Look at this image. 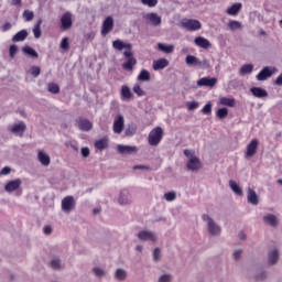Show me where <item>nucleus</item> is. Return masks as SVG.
I'll use <instances>...</instances> for the list:
<instances>
[{
  "label": "nucleus",
  "instance_id": "38",
  "mask_svg": "<svg viewBox=\"0 0 282 282\" xmlns=\"http://www.w3.org/2000/svg\"><path fill=\"white\" fill-rule=\"evenodd\" d=\"M220 105L225 107H235V98L221 97Z\"/></svg>",
  "mask_w": 282,
  "mask_h": 282
},
{
  "label": "nucleus",
  "instance_id": "53",
  "mask_svg": "<svg viewBox=\"0 0 282 282\" xmlns=\"http://www.w3.org/2000/svg\"><path fill=\"white\" fill-rule=\"evenodd\" d=\"M265 279H268V271H260L256 274L257 281H265Z\"/></svg>",
  "mask_w": 282,
  "mask_h": 282
},
{
  "label": "nucleus",
  "instance_id": "34",
  "mask_svg": "<svg viewBox=\"0 0 282 282\" xmlns=\"http://www.w3.org/2000/svg\"><path fill=\"white\" fill-rule=\"evenodd\" d=\"M133 93H131V88L129 86L121 87V98L122 100H131Z\"/></svg>",
  "mask_w": 282,
  "mask_h": 282
},
{
  "label": "nucleus",
  "instance_id": "61",
  "mask_svg": "<svg viewBox=\"0 0 282 282\" xmlns=\"http://www.w3.org/2000/svg\"><path fill=\"white\" fill-rule=\"evenodd\" d=\"M171 281H172L171 274H163L159 278V282H171Z\"/></svg>",
  "mask_w": 282,
  "mask_h": 282
},
{
  "label": "nucleus",
  "instance_id": "57",
  "mask_svg": "<svg viewBox=\"0 0 282 282\" xmlns=\"http://www.w3.org/2000/svg\"><path fill=\"white\" fill-rule=\"evenodd\" d=\"M132 90L137 94V96H145V93L142 90V87H140V85L138 84L133 86Z\"/></svg>",
  "mask_w": 282,
  "mask_h": 282
},
{
  "label": "nucleus",
  "instance_id": "62",
  "mask_svg": "<svg viewBox=\"0 0 282 282\" xmlns=\"http://www.w3.org/2000/svg\"><path fill=\"white\" fill-rule=\"evenodd\" d=\"M10 173H12V167H10V166H4V167L0 171V176H1V175H10Z\"/></svg>",
  "mask_w": 282,
  "mask_h": 282
},
{
  "label": "nucleus",
  "instance_id": "52",
  "mask_svg": "<svg viewBox=\"0 0 282 282\" xmlns=\"http://www.w3.org/2000/svg\"><path fill=\"white\" fill-rule=\"evenodd\" d=\"M200 111L206 116L210 115L213 112V104L207 102Z\"/></svg>",
  "mask_w": 282,
  "mask_h": 282
},
{
  "label": "nucleus",
  "instance_id": "55",
  "mask_svg": "<svg viewBox=\"0 0 282 282\" xmlns=\"http://www.w3.org/2000/svg\"><path fill=\"white\" fill-rule=\"evenodd\" d=\"M162 259V250L160 248H155L153 251V261L158 262Z\"/></svg>",
  "mask_w": 282,
  "mask_h": 282
},
{
  "label": "nucleus",
  "instance_id": "29",
  "mask_svg": "<svg viewBox=\"0 0 282 282\" xmlns=\"http://www.w3.org/2000/svg\"><path fill=\"white\" fill-rule=\"evenodd\" d=\"M109 147V139L102 138L95 142V149L98 151H105V149H108Z\"/></svg>",
  "mask_w": 282,
  "mask_h": 282
},
{
  "label": "nucleus",
  "instance_id": "8",
  "mask_svg": "<svg viewBox=\"0 0 282 282\" xmlns=\"http://www.w3.org/2000/svg\"><path fill=\"white\" fill-rule=\"evenodd\" d=\"M111 30H113V18L108 15L102 22L101 36H107Z\"/></svg>",
  "mask_w": 282,
  "mask_h": 282
},
{
  "label": "nucleus",
  "instance_id": "42",
  "mask_svg": "<svg viewBox=\"0 0 282 282\" xmlns=\"http://www.w3.org/2000/svg\"><path fill=\"white\" fill-rule=\"evenodd\" d=\"M164 199L166 202H175L177 199V194L175 192H167L164 194Z\"/></svg>",
  "mask_w": 282,
  "mask_h": 282
},
{
  "label": "nucleus",
  "instance_id": "21",
  "mask_svg": "<svg viewBox=\"0 0 282 282\" xmlns=\"http://www.w3.org/2000/svg\"><path fill=\"white\" fill-rule=\"evenodd\" d=\"M247 200L249 204H252V206L259 205V196L257 195V192L254 189L249 188L247 192Z\"/></svg>",
  "mask_w": 282,
  "mask_h": 282
},
{
  "label": "nucleus",
  "instance_id": "6",
  "mask_svg": "<svg viewBox=\"0 0 282 282\" xmlns=\"http://www.w3.org/2000/svg\"><path fill=\"white\" fill-rule=\"evenodd\" d=\"M113 133L120 134L124 131V116L118 115L112 126Z\"/></svg>",
  "mask_w": 282,
  "mask_h": 282
},
{
  "label": "nucleus",
  "instance_id": "9",
  "mask_svg": "<svg viewBox=\"0 0 282 282\" xmlns=\"http://www.w3.org/2000/svg\"><path fill=\"white\" fill-rule=\"evenodd\" d=\"M117 151L120 155H133V153H138V147L135 145H117Z\"/></svg>",
  "mask_w": 282,
  "mask_h": 282
},
{
  "label": "nucleus",
  "instance_id": "25",
  "mask_svg": "<svg viewBox=\"0 0 282 282\" xmlns=\"http://www.w3.org/2000/svg\"><path fill=\"white\" fill-rule=\"evenodd\" d=\"M158 50H160V52H163L164 54H173V52H175V45L159 43Z\"/></svg>",
  "mask_w": 282,
  "mask_h": 282
},
{
  "label": "nucleus",
  "instance_id": "59",
  "mask_svg": "<svg viewBox=\"0 0 282 282\" xmlns=\"http://www.w3.org/2000/svg\"><path fill=\"white\" fill-rule=\"evenodd\" d=\"M242 254H243V250L238 249V250L234 251L232 257H234L235 261H239L241 259Z\"/></svg>",
  "mask_w": 282,
  "mask_h": 282
},
{
  "label": "nucleus",
  "instance_id": "12",
  "mask_svg": "<svg viewBox=\"0 0 282 282\" xmlns=\"http://www.w3.org/2000/svg\"><path fill=\"white\" fill-rule=\"evenodd\" d=\"M217 85V77H203L197 80L198 87H215Z\"/></svg>",
  "mask_w": 282,
  "mask_h": 282
},
{
  "label": "nucleus",
  "instance_id": "33",
  "mask_svg": "<svg viewBox=\"0 0 282 282\" xmlns=\"http://www.w3.org/2000/svg\"><path fill=\"white\" fill-rule=\"evenodd\" d=\"M252 72H254V65H252V64H245L239 69L240 76H246L247 74H252Z\"/></svg>",
  "mask_w": 282,
  "mask_h": 282
},
{
  "label": "nucleus",
  "instance_id": "44",
  "mask_svg": "<svg viewBox=\"0 0 282 282\" xmlns=\"http://www.w3.org/2000/svg\"><path fill=\"white\" fill-rule=\"evenodd\" d=\"M216 116L220 118V120H224V118L228 116V108H219L216 112Z\"/></svg>",
  "mask_w": 282,
  "mask_h": 282
},
{
  "label": "nucleus",
  "instance_id": "58",
  "mask_svg": "<svg viewBox=\"0 0 282 282\" xmlns=\"http://www.w3.org/2000/svg\"><path fill=\"white\" fill-rule=\"evenodd\" d=\"M61 48L65 51L69 50V39L67 37L62 39Z\"/></svg>",
  "mask_w": 282,
  "mask_h": 282
},
{
  "label": "nucleus",
  "instance_id": "27",
  "mask_svg": "<svg viewBox=\"0 0 282 282\" xmlns=\"http://www.w3.org/2000/svg\"><path fill=\"white\" fill-rule=\"evenodd\" d=\"M37 159H39V162L42 164V166H50V162H52V160L50 159V155H47V153L43 151H39Z\"/></svg>",
  "mask_w": 282,
  "mask_h": 282
},
{
  "label": "nucleus",
  "instance_id": "56",
  "mask_svg": "<svg viewBox=\"0 0 282 282\" xmlns=\"http://www.w3.org/2000/svg\"><path fill=\"white\" fill-rule=\"evenodd\" d=\"M143 6H148V8H155L158 6V0H141Z\"/></svg>",
  "mask_w": 282,
  "mask_h": 282
},
{
  "label": "nucleus",
  "instance_id": "13",
  "mask_svg": "<svg viewBox=\"0 0 282 282\" xmlns=\"http://www.w3.org/2000/svg\"><path fill=\"white\" fill-rule=\"evenodd\" d=\"M21 184H22L21 178L10 181L6 184L4 191L6 193H14V191H19V188H21Z\"/></svg>",
  "mask_w": 282,
  "mask_h": 282
},
{
  "label": "nucleus",
  "instance_id": "45",
  "mask_svg": "<svg viewBox=\"0 0 282 282\" xmlns=\"http://www.w3.org/2000/svg\"><path fill=\"white\" fill-rule=\"evenodd\" d=\"M23 18H24V21L30 22L34 19V12L30 10H24Z\"/></svg>",
  "mask_w": 282,
  "mask_h": 282
},
{
  "label": "nucleus",
  "instance_id": "11",
  "mask_svg": "<svg viewBox=\"0 0 282 282\" xmlns=\"http://www.w3.org/2000/svg\"><path fill=\"white\" fill-rule=\"evenodd\" d=\"M257 149H259V140L252 139L247 145L245 158H253V155H257Z\"/></svg>",
  "mask_w": 282,
  "mask_h": 282
},
{
  "label": "nucleus",
  "instance_id": "28",
  "mask_svg": "<svg viewBox=\"0 0 282 282\" xmlns=\"http://www.w3.org/2000/svg\"><path fill=\"white\" fill-rule=\"evenodd\" d=\"M242 4L237 2L234 3L231 7H229L226 12L227 14H229L230 17H237V14H239V12L241 11Z\"/></svg>",
  "mask_w": 282,
  "mask_h": 282
},
{
  "label": "nucleus",
  "instance_id": "50",
  "mask_svg": "<svg viewBox=\"0 0 282 282\" xmlns=\"http://www.w3.org/2000/svg\"><path fill=\"white\" fill-rule=\"evenodd\" d=\"M51 268H53V270H61L63 268V265L61 264V260L59 259H53L51 261Z\"/></svg>",
  "mask_w": 282,
  "mask_h": 282
},
{
  "label": "nucleus",
  "instance_id": "3",
  "mask_svg": "<svg viewBox=\"0 0 282 282\" xmlns=\"http://www.w3.org/2000/svg\"><path fill=\"white\" fill-rule=\"evenodd\" d=\"M181 28L188 32H197V30H202V22L199 20L184 19L181 22Z\"/></svg>",
  "mask_w": 282,
  "mask_h": 282
},
{
  "label": "nucleus",
  "instance_id": "26",
  "mask_svg": "<svg viewBox=\"0 0 282 282\" xmlns=\"http://www.w3.org/2000/svg\"><path fill=\"white\" fill-rule=\"evenodd\" d=\"M152 67H153L154 72L164 69V67H169V61L166 58H161V59L154 61Z\"/></svg>",
  "mask_w": 282,
  "mask_h": 282
},
{
  "label": "nucleus",
  "instance_id": "10",
  "mask_svg": "<svg viewBox=\"0 0 282 282\" xmlns=\"http://www.w3.org/2000/svg\"><path fill=\"white\" fill-rule=\"evenodd\" d=\"M140 241H158V236L153 231L142 230L137 235Z\"/></svg>",
  "mask_w": 282,
  "mask_h": 282
},
{
  "label": "nucleus",
  "instance_id": "19",
  "mask_svg": "<svg viewBox=\"0 0 282 282\" xmlns=\"http://www.w3.org/2000/svg\"><path fill=\"white\" fill-rule=\"evenodd\" d=\"M77 127L80 129V131H91L94 124L88 119L79 118L77 121Z\"/></svg>",
  "mask_w": 282,
  "mask_h": 282
},
{
  "label": "nucleus",
  "instance_id": "47",
  "mask_svg": "<svg viewBox=\"0 0 282 282\" xmlns=\"http://www.w3.org/2000/svg\"><path fill=\"white\" fill-rule=\"evenodd\" d=\"M229 29L232 31L241 29V22H239L237 20H231L229 22Z\"/></svg>",
  "mask_w": 282,
  "mask_h": 282
},
{
  "label": "nucleus",
  "instance_id": "46",
  "mask_svg": "<svg viewBox=\"0 0 282 282\" xmlns=\"http://www.w3.org/2000/svg\"><path fill=\"white\" fill-rule=\"evenodd\" d=\"M198 67H200V69H210V61H208V59L199 61L198 59Z\"/></svg>",
  "mask_w": 282,
  "mask_h": 282
},
{
  "label": "nucleus",
  "instance_id": "32",
  "mask_svg": "<svg viewBox=\"0 0 282 282\" xmlns=\"http://www.w3.org/2000/svg\"><path fill=\"white\" fill-rule=\"evenodd\" d=\"M138 64V59L135 57L128 58L127 62L122 64V69H127V72L133 70V66Z\"/></svg>",
  "mask_w": 282,
  "mask_h": 282
},
{
  "label": "nucleus",
  "instance_id": "2",
  "mask_svg": "<svg viewBox=\"0 0 282 282\" xmlns=\"http://www.w3.org/2000/svg\"><path fill=\"white\" fill-rule=\"evenodd\" d=\"M162 138H164V130L161 127H156L150 131L148 142L150 147H158L162 142Z\"/></svg>",
  "mask_w": 282,
  "mask_h": 282
},
{
  "label": "nucleus",
  "instance_id": "14",
  "mask_svg": "<svg viewBox=\"0 0 282 282\" xmlns=\"http://www.w3.org/2000/svg\"><path fill=\"white\" fill-rule=\"evenodd\" d=\"M26 129H28V126L25 124V122L20 121L19 123L13 124L10 131L11 133H14V135H20V138H22Z\"/></svg>",
  "mask_w": 282,
  "mask_h": 282
},
{
  "label": "nucleus",
  "instance_id": "20",
  "mask_svg": "<svg viewBox=\"0 0 282 282\" xmlns=\"http://www.w3.org/2000/svg\"><path fill=\"white\" fill-rule=\"evenodd\" d=\"M62 30H69L72 28V13L66 12L61 18Z\"/></svg>",
  "mask_w": 282,
  "mask_h": 282
},
{
  "label": "nucleus",
  "instance_id": "17",
  "mask_svg": "<svg viewBox=\"0 0 282 282\" xmlns=\"http://www.w3.org/2000/svg\"><path fill=\"white\" fill-rule=\"evenodd\" d=\"M186 167L187 171H199V169H202V161L199 160V158H193V159H188L187 163H186Z\"/></svg>",
  "mask_w": 282,
  "mask_h": 282
},
{
  "label": "nucleus",
  "instance_id": "49",
  "mask_svg": "<svg viewBox=\"0 0 282 282\" xmlns=\"http://www.w3.org/2000/svg\"><path fill=\"white\" fill-rule=\"evenodd\" d=\"M186 107L188 111H195V109L199 108V104L197 101H187Z\"/></svg>",
  "mask_w": 282,
  "mask_h": 282
},
{
  "label": "nucleus",
  "instance_id": "35",
  "mask_svg": "<svg viewBox=\"0 0 282 282\" xmlns=\"http://www.w3.org/2000/svg\"><path fill=\"white\" fill-rule=\"evenodd\" d=\"M138 80H141V83H149V80H151V73L147 69H142L138 75Z\"/></svg>",
  "mask_w": 282,
  "mask_h": 282
},
{
  "label": "nucleus",
  "instance_id": "40",
  "mask_svg": "<svg viewBox=\"0 0 282 282\" xmlns=\"http://www.w3.org/2000/svg\"><path fill=\"white\" fill-rule=\"evenodd\" d=\"M47 89L51 94H61V87L57 84L50 83Z\"/></svg>",
  "mask_w": 282,
  "mask_h": 282
},
{
  "label": "nucleus",
  "instance_id": "48",
  "mask_svg": "<svg viewBox=\"0 0 282 282\" xmlns=\"http://www.w3.org/2000/svg\"><path fill=\"white\" fill-rule=\"evenodd\" d=\"M19 52V46L17 44H13L9 47V56L10 58H14L17 56V53Z\"/></svg>",
  "mask_w": 282,
  "mask_h": 282
},
{
  "label": "nucleus",
  "instance_id": "22",
  "mask_svg": "<svg viewBox=\"0 0 282 282\" xmlns=\"http://www.w3.org/2000/svg\"><path fill=\"white\" fill-rule=\"evenodd\" d=\"M194 43L197 45V47H202L203 50H208L212 46L210 41L202 36L195 37Z\"/></svg>",
  "mask_w": 282,
  "mask_h": 282
},
{
  "label": "nucleus",
  "instance_id": "4",
  "mask_svg": "<svg viewBox=\"0 0 282 282\" xmlns=\"http://www.w3.org/2000/svg\"><path fill=\"white\" fill-rule=\"evenodd\" d=\"M281 260V252L279 249L274 248L269 250L268 256H267V265L269 268H274Z\"/></svg>",
  "mask_w": 282,
  "mask_h": 282
},
{
  "label": "nucleus",
  "instance_id": "36",
  "mask_svg": "<svg viewBox=\"0 0 282 282\" xmlns=\"http://www.w3.org/2000/svg\"><path fill=\"white\" fill-rule=\"evenodd\" d=\"M115 279H116V281H126L127 280V270L117 269L115 271Z\"/></svg>",
  "mask_w": 282,
  "mask_h": 282
},
{
  "label": "nucleus",
  "instance_id": "64",
  "mask_svg": "<svg viewBox=\"0 0 282 282\" xmlns=\"http://www.w3.org/2000/svg\"><path fill=\"white\" fill-rule=\"evenodd\" d=\"M89 148L85 147V148H82V155L83 158H89Z\"/></svg>",
  "mask_w": 282,
  "mask_h": 282
},
{
  "label": "nucleus",
  "instance_id": "31",
  "mask_svg": "<svg viewBox=\"0 0 282 282\" xmlns=\"http://www.w3.org/2000/svg\"><path fill=\"white\" fill-rule=\"evenodd\" d=\"M22 52L25 56H30V58H39V53L32 46H23Z\"/></svg>",
  "mask_w": 282,
  "mask_h": 282
},
{
  "label": "nucleus",
  "instance_id": "60",
  "mask_svg": "<svg viewBox=\"0 0 282 282\" xmlns=\"http://www.w3.org/2000/svg\"><path fill=\"white\" fill-rule=\"evenodd\" d=\"M184 156L188 158V160H193V158H197L195 156V151L193 150H184Z\"/></svg>",
  "mask_w": 282,
  "mask_h": 282
},
{
  "label": "nucleus",
  "instance_id": "37",
  "mask_svg": "<svg viewBox=\"0 0 282 282\" xmlns=\"http://www.w3.org/2000/svg\"><path fill=\"white\" fill-rule=\"evenodd\" d=\"M185 63H186V65L197 67L199 65V58H197L193 55H187L185 58Z\"/></svg>",
  "mask_w": 282,
  "mask_h": 282
},
{
  "label": "nucleus",
  "instance_id": "51",
  "mask_svg": "<svg viewBox=\"0 0 282 282\" xmlns=\"http://www.w3.org/2000/svg\"><path fill=\"white\" fill-rule=\"evenodd\" d=\"M30 72L33 78H39V76L41 75V67L32 66Z\"/></svg>",
  "mask_w": 282,
  "mask_h": 282
},
{
  "label": "nucleus",
  "instance_id": "39",
  "mask_svg": "<svg viewBox=\"0 0 282 282\" xmlns=\"http://www.w3.org/2000/svg\"><path fill=\"white\" fill-rule=\"evenodd\" d=\"M41 23H43V20H39L33 28L34 39H41Z\"/></svg>",
  "mask_w": 282,
  "mask_h": 282
},
{
  "label": "nucleus",
  "instance_id": "24",
  "mask_svg": "<svg viewBox=\"0 0 282 282\" xmlns=\"http://www.w3.org/2000/svg\"><path fill=\"white\" fill-rule=\"evenodd\" d=\"M28 30H21L12 36L11 41L12 43H21L28 39Z\"/></svg>",
  "mask_w": 282,
  "mask_h": 282
},
{
  "label": "nucleus",
  "instance_id": "15",
  "mask_svg": "<svg viewBox=\"0 0 282 282\" xmlns=\"http://www.w3.org/2000/svg\"><path fill=\"white\" fill-rule=\"evenodd\" d=\"M145 21H148V23L154 28L162 24V18L158 15V13H147Z\"/></svg>",
  "mask_w": 282,
  "mask_h": 282
},
{
  "label": "nucleus",
  "instance_id": "5",
  "mask_svg": "<svg viewBox=\"0 0 282 282\" xmlns=\"http://www.w3.org/2000/svg\"><path fill=\"white\" fill-rule=\"evenodd\" d=\"M118 204L120 206H131L133 204V196H131V192H129V189L124 188L120 191Z\"/></svg>",
  "mask_w": 282,
  "mask_h": 282
},
{
  "label": "nucleus",
  "instance_id": "63",
  "mask_svg": "<svg viewBox=\"0 0 282 282\" xmlns=\"http://www.w3.org/2000/svg\"><path fill=\"white\" fill-rule=\"evenodd\" d=\"M8 30H12V23H10V22H6L2 25V32H8Z\"/></svg>",
  "mask_w": 282,
  "mask_h": 282
},
{
  "label": "nucleus",
  "instance_id": "23",
  "mask_svg": "<svg viewBox=\"0 0 282 282\" xmlns=\"http://www.w3.org/2000/svg\"><path fill=\"white\" fill-rule=\"evenodd\" d=\"M250 91L254 98H268V90L261 87H251Z\"/></svg>",
  "mask_w": 282,
  "mask_h": 282
},
{
  "label": "nucleus",
  "instance_id": "43",
  "mask_svg": "<svg viewBox=\"0 0 282 282\" xmlns=\"http://www.w3.org/2000/svg\"><path fill=\"white\" fill-rule=\"evenodd\" d=\"M112 47L115 50H118L119 52H122V50H124V42H122L121 40H116L112 42Z\"/></svg>",
  "mask_w": 282,
  "mask_h": 282
},
{
  "label": "nucleus",
  "instance_id": "16",
  "mask_svg": "<svg viewBox=\"0 0 282 282\" xmlns=\"http://www.w3.org/2000/svg\"><path fill=\"white\" fill-rule=\"evenodd\" d=\"M272 74H274V70H272L271 67L267 66L263 67L259 74L256 76L257 80H268V78H272Z\"/></svg>",
  "mask_w": 282,
  "mask_h": 282
},
{
  "label": "nucleus",
  "instance_id": "7",
  "mask_svg": "<svg viewBox=\"0 0 282 282\" xmlns=\"http://www.w3.org/2000/svg\"><path fill=\"white\" fill-rule=\"evenodd\" d=\"M76 202L74 200V196H66L62 199V210L64 213H69L73 208H75Z\"/></svg>",
  "mask_w": 282,
  "mask_h": 282
},
{
  "label": "nucleus",
  "instance_id": "1",
  "mask_svg": "<svg viewBox=\"0 0 282 282\" xmlns=\"http://www.w3.org/2000/svg\"><path fill=\"white\" fill-rule=\"evenodd\" d=\"M202 219L206 223L207 231L212 237H219V235H221V226H219L213 217L208 216V214H203Z\"/></svg>",
  "mask_w": 282,
  "mask_h": 282
},
{
  "label": "nucleus",
  "instance_id": "41",
  "mask_svg": "<svg viewBox=\"0 0 282 282\" xmlns=\"http://www.w3.org/2000/svg\"><path fill=\"white\" fill-rule=\"evenodd\" d=\"M137 131H138V128L134 124H130L124 130V134L128 137L135 135Z\"/></svg>",
  "mask_w": 282,
  "mask_h": 282
},
{
  "label": "nucleus",
  "instance_id": "30",
  "mask_svg": "<svg viewBox=\"0 0 282 282\" xmlns=\"http://www.w3.org/2000/svg\"><path fill=\"white\" fill-rule=\"evenodd\" d=\"M229 187L231 188L232 193H235V195H238V197L243 196V189H241V187L239 186V184H237V182L229 181Z\"/></svg>",
  "mask_w": 282,
  "mask_h": 282
},
{
  "label": "nucleus",
  "instance_id": "54",
  "mask_svg": "<svg viewBox=\"0 0 282 282\" xmlns=\"http://www.w3.org/2000/svg\"><path fill=\"white\" fill-rule=\"evenodd\" d=\"M93 272L95 274V276H106L107 271H105L104 269H100L98 267L93 269Z\"/></svg>",
  "mask_w": 282,
  "mask_h": 282
},
{
  "label": "nucleus",
  "instance_id": "18",
  "mask_svg": "<svg viewBox=\"0 0 282 282\" xmlns=\"http://www.w3.org/2000/svg\"><path fill=\"white\" fill-rule=\"evenodd\" d=\"M262 221H264L267 226H271V228H276V226H279V218L273 214L264 215Z\"/></svg>",
  "mask_w": 282,
  "mask_h": 282
}]
</instances>
